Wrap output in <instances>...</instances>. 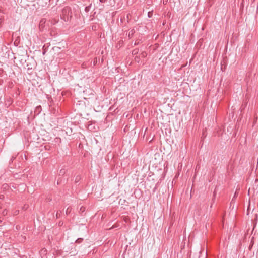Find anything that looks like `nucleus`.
<instances>
[{"instance_id": "obj_1", "label": "nucleus", "mask_w": 258, "mask_h": 258, "mask_svg": "<svg viewBox=\"0 0 258 258\" xmlns=\"http://www.w3.org/2000/svg\"><path fill=\"white\" fill-rule=\"evenodd\" d=\"M72 17V12L70 7H65L62 10L61 19L65 22L70 21Z\"/></svg>"}, {"instance_id": "obj_2", "label": "nucleus", "mask_w": 258, "mask_h": 258, "mask_svg": "<svg viewBox=\"0 0 258 258\" xmlns=\"http://www.w3.org/2000/svg\"><path fill=\"white\" fill-rule=\"evenodd\" d=\"M90 8H91V5H90L89 6H86L85 8V11L87 13L90 10Z\"/></svg>"}, {"instance_id": "obj_3", "label": "nucleus", "mask_w": 258, "mask_h": 258, "mask_svg": "<svg viewBox=\"0 0 258 258\" xmlns=\"http://www.w3.org/2000/svg\"><path fill=\"white\" fill-rule=\"evenodd\" d=\"M83 240V238H78L76 240V243H80Z\"/></svg>"}, {"instance_id": "obj_4", "label": "nucleus", "mask_w": 258, "mask_h": 258, "mask_svg": "<svg viewBox=\"0 0 258 258\" xmlns=\"http://www.w3.org/2000/svg\"><path fill=\"white\" fill-rule=\"evenodd\" d=\"M152 15H153V12H152V11H150V12H149L148 13V17L149 18H151V17H152Z\"/></svg>"}, {"instance_id": "obj_5", "label": "nucleus", "mask_w": 258, "mask_h": 258, "mask_svg": "<svg viewBox=\"0 0 258 258\" xmlns=\"http://www.w3.org/2000/svg\"><path fill=\"white\" fill-rule=\"evenodd\" d=\"M71 209L70 208H68L66 211V214L68 215L70 213Z\"/></svg>"}, {"instance_id": "obj_6", "label": "nucleus", "mask_w": 258, "mask_h": 258, "mask_svg": "<svg viewBox=\"0 0 258 258\" xmlns=\"http://www.w3.org/2000/svg\"><path fill=\"white\" fill-rule=\"evenodd\" d=\"M65 173V171L64 169H61L60 170V175L61 174V175H63Z\"/></svg>"}, {"instance_id": "obj_7", "label": "nucleus", "mask_w": 258, "mask_h": 258, "mask_svg": "<svg viewBox=\"0 0 258 258\" xmlns=\"http://www.w3.org/2000/svg\"><path fill=\"white\" fill-rule=\"evenodd\" d=\"M215 197H216V193H215V192H214V194H213V198H212V202H213V203H214V201H215Z\"/></svg>"}, {"instance_id": "obj_8", "label": "nucleus", "mask_w": 258, "mask_h": 258, "mask_svg": "<svg viewBox=\"0 0 258 258\" xmlns=\"http://www.w3.org/2000/svg\"><path fill=\"white\" fill-rule=\"evenodd\" d=\"M80 179V176H77L76 179H75V182H78L79 181Z\"/></svg>"}, {"instance_id": "obj_9", "label": "nucleus", "mask_w": 258, "mask_h": 258, "mask_svg": "<svg viewBox=\"0 0 258 258\" xmlns=\"http://www.w3.org/2000/svg\"><path fill=\"white\" fill-rule=\"evenodd\" d=\"M58 212H57V213H56V216H57V217H58Z\"/></svg>"}, {"instance_id": "obj_10", "label": "nucleus", "mask_w": 258, "mask_h": 258, "mask_svg": "<svg viewBox=\"0 0 258 258\" xmlns=\"http://www.w3.org/2000/svg\"><path fill=\"white\" fill-rule=\"evenodd\" d=\"M101 2H103V0H100Z\"/></svg>"}]
</instances>
